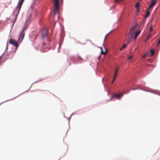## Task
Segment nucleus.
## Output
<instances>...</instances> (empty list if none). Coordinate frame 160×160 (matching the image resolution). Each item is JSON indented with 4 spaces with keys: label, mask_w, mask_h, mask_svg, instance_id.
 <instances>
[{
    "label": "nucleus",
    "mask_w": 160,
    "mask_h": 160,
    "mask_svg": "<svg viewBox=\"0 0 160 160\" xmlns=\"http://www.w3.org/2000/svg\"><path fill=\"white\" fill-rule=\"evenodd\" d=\"M9 42L10 44L15 47L16 48H17L19 46L18 42L13 39L11 38L9 40Z\"/></svg>",
    "instance_id": "1"
},
{
    "label": "nucleus",
    "mask_w": 160,
    "mask_h": 160,
    "mask_svg": "<svg viewBox=\"0 0 160 160\" xmlns=\"http://www.w3.org/2000/svg\"><path fill=\"white\" fill-rule=\"evenodd\" d=\"M53 0L54 2V3L53 4V10H59V0Z\"/></svg>",
    "instance_id": "2"
},
{
    "label": "nucleus",
    "mask_w": 160,
    "mask_h": 160,
    "mask_svg": "<svg viewBox=\"0 0 160 160\" xmlns=\"http://www.w3.org/2000/svg\"><path fill=\"white\" fill-rule=\"evenodd\" d=\"M25 29V27H24L23 28L22 30V32L21 33L20 35L19 38V41H20L21 42H22L24 38L25 33L23 32L24 31Z\"/></svg>",
    "instance_id": "3"
},
{
    "label": "nucleus",
    "mask_w": 160,
    "mask_h": 160,
    "mask_svg": "<svg viewBox=\"0 0 160 160\" xmlns=\"http://www.w3.org/2000/svg\"><path fill=\"white\" fill-rule=\"evenodd\" d=\"M48 34V31L47 28H45L43 30L42 33V37L43 39Z\"/></svg>",
    "instance_id": "4"
},
{
    "label": "nucleus",
    "mask_w": 160,
    "mask_h": 160,
    "mask_svg": "<svg viewBox=\"0 0 160 160\" xmlns=\"http://www.w3.org/2000/svg\"><path fill=\"white\" fill-rule=\"evenodd\" d=\"M137 25L136 24L131 27L129 33V35H133V34L134 32L135 29Z\"/></svg>",
    "instance_id": "5"
},
{
    "label": "nucleus",
    "mask_w": 160,
    "mask_h": 160,
    "mask_svg": "<svg viewBox=\"0 0 160 160\" xmlns=\"http://www.w3.org/2000/svg\"><path fill=\"white\" fill-rule=\"evenodd\" d=\"M24 0H19V2L18 6L17 7V9H18V10H20L21 8V7L23 4V3Z\"/></svg>",
    "instance_id": "6"
},
{
    "label": "nucleus",
    "mask_w": 160,
    "mask_h": 160,
    "mask_svg": "<svg viewBox=\"0 0 160 160\" xmlns=\"http://www.w3.org/2000/svg\"><path fill=\"white\" fill-rule=\"evenodd\" d=\"M122 96V94H114L113 95V96L111 98L110 100H111L113 97L117 98L118 99H119Z\"/></svg>",
    "instance_id": "7"
},
{
    "label": "nucleus",
    "mask_w": 160,
    "mask_h": 160,
    "mask_svg": "<svg viewBox=\"0 0 160 160\" xmlns=\"http://www.w3.org/2000/svg\"><path fill=\"white\" fill-rule=\"evenodd\" d=\"M156 2V0H152L150 6L149 7L148 10L151 9V8L155 5Z\"/></svg>",
    "instance_id": "8"
},
{
    "label": "nucleus",
    "mask_w": 160,
    "mask_h": 160,
    "mask_svg": "<svg viewBox=\"0 0 160 160\" xmlns=\"http://www.w3.org/2000/svg\"><path fill=\"white\" fill-rule=\"evenodd\" d=\"M132 36L133 35H130V36L127 39V42L128 44L130 43L132 38Z\"/></svg>",
    "instance_id": "9"
},
{
    "label": "nucleus",
    "mask_w": 160,
    "mask_h": 160,
    "mask_svg": "<svg viewBox=\"0 0 160 160\" xmlns=\"http://www.w3.org/2000/svg\"><path fill=\"white\" fill-rule=\"evenodd\" d=\"M59 11H52L51 12V13H53V16H55L56 15H58V14L59 13Z\"/></svg>",
    "instance_id": "10"
},
{
    "label": "nucleus",
    "mask_w": 160,
    "mask_h": 160,
    "mask_svg": "<svg viewBox=\"0 0 160 160\" xmlns=\"http://www.w3.org/2000/svg\"><path fill=\"white\" fill-rule=\"evenodd\" d=\"M141 32V30H138L135 33V35L134 36V38L135 39H136L137 37L138 36L139 34Z\"/></svg>",
    "instance_id": "11"
},
{
    "label": "nucleus",
    "mask_w": 160,
    "mask_h": 160,
    "mask_svg": "<svg viewBox=\"0 0 160 160\" xmlns=\"http://www.w3.org/2000/svg\"><path fill=\"white\" fill-rule=\"evenodd\" d=\"M150 14V12L149 11H148L146 12V15L145 16V18H147L149 15Z\"/></svg>",
    "instance_id": "12"
},
{
    "label": "nucleus",
    "mask_w": 160,
    "mask_h": 160,
    "mask_svg": "<svg viewBox=\"0 0 160 160\" xmlns=\"http://www.w3.org/2000/svg\"><path fill=\"white\" fill-rule=\"evenodd\" d=\"M123 0H115V3H120L122 2Z\"/></svg>",
    "instance_id": "13"
},
{
    "label": "nucleus",
    "mask_w": 160,
    "mask_h": 160,
    "mask_svg": "<svg viewBox=\"0 0 160 160\" xmlns=\"http://www.w3.org/2000/svg\"><path fill=\"white\" fill-rule=\"evenodd\" d=\"M139 2L137 3L136 5H135V7L137 9V10H139Z\"/></svg>",
    "instance_id": "14"
},
{
    "label": "nucleus",
    "mask_w": 160,
    "mask_h": 160,
    "mask_svg": "<svg viewBox=\"0 0 160 160\" xmlns=\"http://www.w3.org/2000/svg\"><path fill=\"white\" fill-rule=\"evenodd\" d=\"M154 53V50L153 49H151V54H150V56H152L153 55Z\"/></svg>",
    "instance_id": "15"
},
{
    "label": "nucleus",
    "mask_w": 160,
    "mask_h": 160,
    "mask_svg": "<svg viewBox=\"0 0 160 160\" xmlns=\"http://www.w3.org/2000/svg\"><path fill=\"white\" fill-rule=\"evenodd\" d=\"M34 6H35V4L34 3H32L31 5L30 9H34Z\"/></svg>",
    "instance_id": "16"
},
{
    "label": "nucleus",
    "mask_w": 160,
    "mask_h": 160,
    "mask_svg": "<svg viewBox=\"0 0 160 160\" xmlns=\"http://www.w3.org/2000/svg\"><path fill=\"white\" fill-rule=\"evenodd\" d=\"M101 48V54H105L106 53V52H104L103 51L102 48Z\"/></svg>",
    "instance_id": "17"
},
{
    "label": "nucleus",
    "mask_w": 160,
    "mask_h": 160,
    "mask_svg": "<svg viewBox=\"0 0 160 160\" xmlns=\"http://www.w3.org/2000/svg\"><path fill=\"white\" fill-rule=\"evenodd\" d=\"M127 46V45L126 44H124L122 46V48L123 49L125 48Z\"/></svg>",
    "instance_id": "18"
},
{
    "label": "nucleus",
    "mask_w": 160,
    "mask_h": 160,
    "mask_svg": "<svg viewBox=\"0 0 160 160\" xmlns=\"http://www.w3.org/2000/svg\"><path fill=\"white\" fill-rule=\"evenodd\" d=\"M19 11H18V14L16 15V18H15V20H14V21L13 22V24L14 23V22H15V21H16V19H17V16L18 14L19 13Z\"/></svg>",
    "instance_id": "19"
},
{
    "label": "nucleus",
    "mask_w": 160,
    "mask_h": 160,
    "mask_svg": "<svg viewBox=\"0 0 160 160\" xmlns=\"http://www.w3.org/2000/svg\"><path fill=\"white\" fill-rule=\"evenodd\" d=\"M150 36H151V34H148V36L147 37L146 40H148V38Z\"/></svg>",
    "instance_id": "20"
},
{
    "label": "nucleus",
    "mask_w": 160,
    "mask_h": 160,
    "mask_svg": "<svg viewBox=\"0 0 160 160\" xmlns=\"http://www.w3.org/2000/svg\"><path fill=\"white\" fill-rule=\"evenodd\" d=\"M152 30V25H151L150 28H149V31H151Z\"/></svg>",
    "instance_id": "21"
},
{
    "label": "nucleus",
    "mask_w": 160,
    "mask_h": 160,
    "mask_svg": "<svg viewBox=\"0 0 160 160\" xmlns=\"http://www.w3.org/2000/svg\"><path fill=\"white\" fill-rule=\"evenodd\" d=\"M118 72L117 71H115L114 72V76H117V75L118 74Z\"/></svg>",
    "instance_id": "22"
},
{
    "label": "nucleus",
    "mask_w": 160,
    "mask_h": 160,
    "mask_svg": "<svg viewBox=\"0 0 160 160\" xmlns=\"http://www.w3.org/2000/svg\"><path fill=\"white\" fill-rule=\"evenodd\" d=\"M133 57V56H129L128 57V59H131Z\"/></svg>",
    "instance_id": "23"
},
{
    "label": "nucleus",
    "mask_w": 160,
    "mask_h": 160,
    "mask_svg": "<svg viewBox=\"0 0 160 160\" xmlns=\"http://www.w3.org/2000/svg\"><path fill=\"white\" fill-rule=\"evenodd\" d=\"M147 53H145L144 55L142 57V58H144L147 56Z\"/></svg>",
    "instance_id": "24"
},
{
    "label": "nucleus",
    "mask_w": 160,
    "mask_h": 160,
    "mask_svg": "<svg viewBox=\"0 0 160 160\" xmlns=\"http://www.w3.org/2000/svg\"><path fill=\"white\" fill-rule=\"evenodd\" d=\"M107 35H106L105 38H104V42H105V41L106 39V38H107Z\"/></svg>",
    "instance_id": "25"
},
{
    "label": "nucleus",
    "mask_w": 160,
    "mask_h": 160,
    "mask_svg": "<svg viewBox=\"0 0 160 160\" xmlns=\"http://www.w3.org/2000/svg\"><path fill=\"white\" fill-rule=\"evenodd\" d=\"M116 77V76H114L113 78V80H114V81L115 80V79Z\"/></svg>",
    "instance_id": "26"
},
{
    "label": "nucleus",
    "mask_w": 160,
    "mask_h": 160,
    "mask_svg": "<svg viewBox=\"0 0 160 160\" xmlns=\"http://www.w3.org/2000/svg\"><path fill=\"white\" fill-rule=\"evenodd\" d=\"M29 20L28 19V20H27L26 21V22H25V23H26V24H27V23L28 22V21H29Z\"/></svg>",
    "instance_id": "27"
},
{
    "label": "nucleus",
    "mask_w": 160,
    "mask_h": 160,
    "mask_svg": "<svg viewBox=\"0 0 160 160\" xmlns=\"http://www.w3.org/2000/svg\"><path fill=\"white\" fill-rule=\"evenodd\" d=\"M160 43V39H159V41H158V45Z\"/></svg>",
    "instance_id": "28"
},
{
    "label": "nucleus",
    "mask_w": 160,
    "mask_h": 160,
    "mask_svg": "<svg viewBox=\"0 0 160 160\" xmlns=\"http://www.w3.org/2000/svg\"><path fill=\"white\" fill-rule=\"evenodd\" d=\"M118 68H117L116 69V70H115V71H117V72H118Z\"/></svg>",
    "instance_id": "29"
},
{
    "label": "nucleus",
    "mask_w": 160,
    "mask_h": 160,
    "mask_svg": "<svg viewBox=\"0 0 160 160\" xmlns=\"http://www.w3.org/2000/svg\"><path fill=\"white\" fill-rule=\"evenodd\" d=\"M122 49H123V48H122V47L121 48H120V50L121 51V50H122Z\"/></svg>",
    "instance_id": "30"
},
{
    "label": "nucleus",
    "mask_w": 160,
    "mask_h": 160,
    "mask_svg": "<svg viewBox=\"0 0 160 160\" xmlns=\"http://www.w3.org/2000/svg\"><path fill=\"white\" fill-rule=\"evenodd\" d=\"M62 1H63V0H60V2L61 3H62Z\"/></svg>",
    "instance_id": "31"
},
{
    "label": "nucleus",
    "mask_w": 160,
    "mask_h": 160,
    "mask_svg": "<svg viewBox=\"0 0 160 160\" xmlns=\"http://www.w3.org/2000/svg\"><path fill=\"white\" fill-rule=\"evenodd\" d=\"M114 80H112V84L113 83V82H114Z\"/></svg>",
    "instance_id": "32"
},
{
    "label": "nucleus",
    "mask_w": 160,
    "mask_h": 160,
    "mask_svg": "<svg viewBox=\"0 0 160 160\" xmlns=\"http://www.w3.org/2000/svg\"><path fill=\"white\" fill-rule=\"evenodd\" d=\"M31 17V14H30L29 15V18H30V17Z\"/></svg>",
    "instance_id": "33"
}]
</instances>
